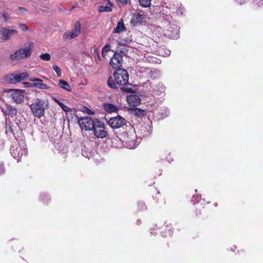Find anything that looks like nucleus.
Instances as JSON below:
<instances>
[{
    "label": "nucleus",
    "mask_w": 263,
    "mask_h": 263,
    "mask_svg": "<svg viewBox=\"0 0 263 263\" xmlns=\"http://www.w3.org/2000/svg\"><path fill=\"white\" fill-rule=\"evenodd\" d=\"M114 80L111 77L108 78V85L111 88H116V84L120 85H126L128 82L129 76L127 71L123 69H117L114 72Z\"/></svg>",
    "instance_id": "1"
},
{
    "label": "nucleus",
    "mask_w": 263,
    "mask_h": 263,
    "mask_svg": "<svg viewBox=\"0 0 263 263\" xmlns=\"http://www.w3.org/2000/svg\"><path fill=\"white\" fill-rule=\"evenodd\" d=\"M47 105L48 103L46 100L37 98L30 105V108L34 116L40 118L44 115Z\"/></svg>",
    "instance_id": "2"
},
{
    "label": "nucleus",
    "mask_w": 263,
    "mask_h": 263,
    "mask_svg": "<svg viewBox=\"0 0 263 263\" xmlns=\"http://www.w3.org/2000/svg\"><path fill=\"white\" fill-rule=\"evenodd\" d=\"M32 49V43H30L29 45L16 50L14 53L10 55V59L13 62L17 63L29 57L31 54Z\"/></svg>",
    "instance_id": "3"
},
{
    "label": "nucleus",
    "mask_w": 263,
    "mask_h": 263,
    "mask_svg": "<svg viewBox=\"0 0 263 263\" xmlns=\"http://www.w3.org/2000/svg\"><path fill=\"white\" fill-rule=\"evenodd\" d=\"M10 153L12 156L18 160L23 155L27 154L26 145L24 142H14L10 147Z\"/></svg>",
    "instance_id": "4"
},
{
    "label": "nucleus",
    "mask_w": 263,
    "mask_h": 263,
    "mask_svg": "<svg viewBox=\"0 0 263 263\" xmlns=\"http://www.w3.org/2000/svg\"><path fill=\"white\" fill-rule=\"evenodd\" d=\"M92 130L94 135L98 138H104L107 136L108 133L105 129V125L101 122L96 121Z\"/></svg>",
    "instance_id": "5"
},
{
    "label": "nucleus",
    "mask_w": 263,
    "mask_h": 263,
    "mask_svg": "<svg viewBox=\"0 0 263 263\" xmlns=\"http://www.w3.org/2000/svg\"><path fill=\"white\" fill-rule=\"evenodd\" d=\"M78 121L81 128L85 130H91L96 123V121L87 117H80Z\"/></svg>",
    "instance_id": "6"
},
{
    "label": "nucleus",
    "mask_w": 263,
    "mask_h": 263,
    "mask_svg": "<svg viewBox=\"0 0 263 263\" xmlns=\"http://www.w3.org/2000/svg\"><path fill=\"white\" fill-rule=\"evenodd\" d=\"M81 25L79 21L75 23L74 28L71 31H67L63 34L64 40H70L77 37L81 32Z\"/></svg>",
    "instance_id": "7"
},
{
    "label": "nucleus",
    "mask_w": 263,
    "mask_h": 263,
    "mask_svg": "<svg viewBox=\"0 0 263 263\" xmlns=\"http://www.w3.org/2000/svg\"><path fill=\"white\" fill-rule=\"evenodd\" d=\"M180 28L178 26L170 24L165 31V35L171 39H177L179 37Z\"/></svg>",
    "instance_id": "8"
},
{
    "label": "nucleus",
    "mask_w": 263,
    "mask_h": 263,
    "mask_svg": "<svg viewBox=\"0 0 263 263\" xmlns=\"http://www.w3.org/2000/svg\"><path fill=\"white\" fill-rule=\"evenodd\" d=\"M109 125L114 129L119 128L126 124V120L120 116L111 118L108 121Z\"/></svg>",
    "instance_id": "9"
},
{
    "label": "nucleus",
    "mask_w": 263,
    "mask_h": 263,
    "mask_svg": "<svg viewBox=\"0 0 263 263\" xmlns=\"http://www.w3.org/2000/svg\"><path fill=\"white\" fill-rule=\"evenodd\" d=\"M123 61V57L121 53L115 52L110 60V64L113 68L121 69L120 67L122 65Z\"/></svg>",
    "instance_id": "10"
},
{
    "label": "nucleus",
    "mask_w": 263,
    "mask_h": 263,
    "mask_svg": "<svg viewBox=\"0 0 263 263\" xmlns=\"http://www.w3.org/2000/svg\"><path fill=\"white\" fill-rule=\"evenodd\" d=\"M0 108L1 111L5 115H9L11 117H13L16 115V109L8 103L2 102L0 105Z\"/></svg>",
    "instance_id": "11"
},
{
    "label": "nucleus",
    "mask_w": 263,
    "mask_h": 263,
    "mask_svg": "<svg viewBox=\"0 0 263 263\" xmlns=\"http://www.w3.org/2000/svg\"><path fill=\"white\" fill-rule=\"evenodd\" d=\"M129 132L130 133L129 135H127V139L125 140L127 143V147L130 149L135 148L138 144L135 142L136 137L135 130L132 127L130 126Z\"/></svg>",
    "instance_id": "12"
},
{
    "label": "nucleus",
    "mask_w": 263,
    "mask_h": 263,
    "mask_svg": "<svg viewBox=\"0 0 263 263\" xmlns=\"http://www.w3.org/2000/svg\"><path fill=\"white\" fill-rule=\"evenodd\" d=\"M17 33V31L16 30L3 28L0 30V39L7 41L10 38L12 34Z\"/></svg>",
    "instance_id": "13"
},
{
    "label": "nucleus",
    "mask_w": 263,
    "mask_h": 263,
    "mask_svg": "<svg viewBox=\"0 0 263 263\" xmlns=\"http://www.w3.org/2000/svg\"><path fill=\"white\" fill-rule=\"evenodd\" d=\"M30 80L33 82V87L43 89H46L49 88L46 84L43 83L42 79L34 78L30 79Z\"/></svg>",
    "instance_id": "14"
},
{
    "label": "nucleus",
    "mask_w": 263,
    "mask_h": 263,
    "mask_svg": "<svg viewBox=\"0 0 263 263\" xmlns=\"http://www.w3.org/2000/svg\"><path fill=\"white\" fill-rule=\"evenodd\" d=\"M141 100L139 96L132 95L127 97V102L131 106H138L140 103Z\"/></svg>",
    "instance_id": "15"
},
{
    "label": "nucleus",
    "mask_w": 263,
    "mask_h": 263,
    "mask_svg": "<svg viewBox=\"0 0 263 263\" xmlns=\"http://www.w3.org/2000/svg\"><path fill=\"white\" fill-rule=\"evenodd\" d=\"M145 15L144 14L137 13L133 15L131 22L134 24H141L145 21Z\"/></svg>",
    "instance_id": "16"
},
{
    "label": "nucleus",
    "mask_w": 263,
    "mask_h": 263,
    "mask_svg": "<svg viewBox=\"0 0 263 263\" xmlns=\"http://www.w3.org/2000/svg\"><path fill=\"white\" fill-rule=\"evenodd\" d=\"M12 97L14 102L21 103L24 100V96L21 91L16 90L12 94Z\"/></svg>",
    "instance_id": "17"
},
{
    "label": "nucleus",
    "mask_w": 263,
    "mask_h": 263,
    "mask_svg": "<svg viewBox=\"0 0 263 263\" xmlns=\"http://www.w3.org/2000/svg\"><path fill=\"white\" fill-rule=\"evenodd\" d=\"M5 80L11 84L18 83L17 74H9L5 76Z\"/></svg>",
    "instance_id": "18"
},
{
    "label": "nucleus",
    "mask_w": 263,
    "mask_h": 263,
    "mask_svg": "<svg viewBox=\"0 0 263 263\" xmlns=\"http://www.w3.org/2000/svg\"><path fill=\"white\" fill-rule=\"evenodd\" d=\"M103 106L104 110L108 112H116L118 109L117 106L110 103H104Z\"/></svg>",
    "instance_id": "19"
},
{
    "label": "nucleus",
    "mask_w": 263,
    "mask_h": 263,
    "mask_svg": "<svg viewBox=\"0 0 263 263\" xmlns=\"http://www.w3.org/2000/svg\"><path fill=\"white\" fill-rule=\"evenodd\" d=\"M112 6V4L108 2L107 3V5L105 6H100L98 7V10L100 12H110L111 11V7Z\"/></svg>",
    "instance_id": "20"
},
{
    "label": "nucleus",
    "mask_w": 263,
    "mask_h": 263,
    "mask_svg": "<svg viewBox=\"0 0 263 263\" xmlns=\"http://www.w3.org/2000/svg\"><path fill=\"white\" fill-rule=\"evenodd\" d=\"M124 30H125V27L124 26L123 21L121 20L118 23L117 26L115 29L114 32L119 33Z\"/></svg>",
    "instance_id": "21"
},
{
    "label": "nucleus",
    "mask_w": 263,
    "mask_h": 263,
    "mask_svg": "<svg viewBox=\"0 0 263 263\" xmlns=\"http://www.w3.org/2000/svg\"><path fill=\"white\" fill-rule=\"evenodd\" d=\"M59 85L61 88L65 89L68 91H70L71 90V88L68 82L63 80H59Z\"/></svg>",
    "instance_id": "22"
},
{
    "label": "nucleus",
    "mask_w": 263,
    "mask_h": 263,
    "mask_svg": "<svg viewBox=\"0 0 263 263\" xmlns=\"http://www.w3.org/2000/svg\"><path fill=\"white\" fill-rule=\"evenodd\" d=\"M165 90V87L162 83H159L157 86V89L153 90V92L155 95H160V94L164 91Z\"/></svg>",
    "instance_id": "23"
},
{
    "label": "nucleus",
    "mask_w": 263,
    "mask_h": 263,
    "mask_svg": "<svg viewBox=\"0 0 263 263\" xmlns=\"http://www.w3.org/2000/svg\"><path fill=\"white\" fill-rule=\"evenodd\" d=\"M152 0H139L140 5L144 8L150 7Z\"/></svg>",
    "instance_id": "24"
},
{
    "label": "nucleus",
    "mask_w": 263,
    "mask_h": 263,
    "mask_svg": "<svg viewBox=\"0 0 263 263\" xmlns=\"http://www.w3.org/2000/svg\"><path fill=\"white\" fill-rule=\"evenodd\" d=\"M17 79L18 80V82L21 81L25 79L26 78L29 77V74L27 72H22L18 74H17Z\"/></svg>",
    "instance_id": "25"
},
{
    "label": "nucleus",
    "mask_w": 263,
    "mask_h": 263,
    "mask_svg": "<svg viewBox=\"0 0 263 263\" xmlns=\"http://www.w3.org/2000/svg\"><path fill=\"white\" fill-rule=\"evenodd\" d=\"M111 46L109 44H106L104 46L102 49V54L103 57H105L107 52L110 50Z\"/></svg>",
    "instance_id": "26"
},
{
    "label": "nucleus",
    "mask_w": 263,
    "mask_h": 263,
    "mask_svg": "<svg viewBox=\"0 0 263 263\" xmlns=\"http://www.w3.org/2000/svg\"><path fill=\"white\" fill-rule=\"evenodd\" d=\"M179 4V3H177L176 5H175V4L170 5V12L172 13L173 14H175V12H176L177 9H178L179 7V6H178Z\"/></svg>",
    "instance_id": "27"
},
{
    "label": "nucleus",
    "mask_w": 263,
    "mask_h": 263,
    "mask_svg": "<svg viewBox=\"0 0 263 263\" xmlns=\"http://www.w3.org/2000/svg\"><path fill=\"white\" fill-rule=\"evenodd\" d=\"M40 58L42 60L48 61L50 60L51 57L49 53H46L40 55Z\"/></svg>",
    "instance_id": "28"
},
{
    "label": "nucleus",
    "mask_w": 263,
    "mask_h": 263,
    "mask_svg": "<svg viewBox=\"0 0 263 263\" xmlns=\"http://www.w3.org/2000/svg\"><path fill=\"white\" fill-rule=\"evenodd\" d=\"M178 8L176 10V12H175V14L176 15H182L184 11V9L182 7V6L181 4L178 5Z\"/></svg>",
    "instance_id": "29"
},
{
    "label": "nucleus",
    "mask_w": 263,
    "mask_h": 263,
    "mask_svg": "<svg viewBox=\"0 0 263 263\" xmlns=\"http://www.w3.org/2000/svg\"><path fill=\"white\" fill-rule=\"evenodd\" d=\"M59 106L64 111L68 112L71 111V108L67 106L65 104H64L63 103L61 102V103H59Z\"/></svg>",
    "instance_id": "30"
},
{
    "label": "nucleus",
    "mask_w": 263,
    "mask_h": 263,
    "mask_svg": "<svg viewBox=\"0 0 263 263\" xmlns=\"http://www.w3.org/2000/svg\"><path fill=\"white\" fill-rule=\"evenodd\" d=\"M135 114L137 116H143L145 115V111L142 109H140L138 108H136L135 110Z\"/></svg>",
    "instance_id": "31"
},
{
    "label": "nucleus",
    "mask_w": 263,
    "mask_h": 263,
    "mask_svg": "<svg viewBox=\"0 0 263 263\" xmlns=\"http://www.w3.org/2000/svg\"><path fill=\"white\" fill-rule=\"evenodd\" d=\"M53 69L57 73L58 77H61L62 74V71L59 67L57 65L53 66Z\"/></svg>",
    "instance_id": "32"
},
{
    "label": "nucleus",
    "mask_w": 263,
    "mask_h": 263,
    "mask_svg": "<svg viewBox=\"0 0 263 263\" xmlns=\"http://www.w3.org/2000/svg\"><path fill=\"white\" fill-rule=\"evenodd\" d=\"M2 16L5 21H8L10 19L9 15L7 12H3L2 13Z\"/></svg>",
    "instance_id": "33"
},
{
    "label": "nucleus",
    "mask_w": 263,
    "mask_h": 263,
    "mask_svg": "<svg viewBox=\"0 0 263 263\" xmlns=\"http://www.w3.org/2000/svg\"><path fill=\"white\" fill-rule=\"evenodd\" d=\"M20 28L23 31H27L28 30V27L25 24H21L19 25Z\"/></svg>",
    "instance_id": "34"
},
{
    "label": "nucleus",
    "mask_w": 263,
    "mask_h": 263,
    "mask_svg": "<svg viewBox=\"0 0 263 263\" xmlns=\"http://www.w3.org/2000/svg\"><path fill=\"white\" fill-rule=\"evenodd\" d=\"M160 52H160V54H162V55H163V56H168V55H170V54H171V51H170V50H169L168 49H165V50H164V52L165 53H164V54H163V51H161Z\"/></svg>",
    "instance_id": "35"
},
{
    "label": "nucleus",
    "mask_w": 263,
    "mask_h": 263,
    "mask_svg": "<svg viewBox=\"0 0 263 263\" xmlns=\"http://www.w3.org/2000/svg\"><path fill=\"white\" fill-rule=\"evenodd\" d=\"M5 171L4 164L2 162H0V175L3 174Z\"/></svg>",
    "instance_id": "36"
},
{
    "label": "nucleus",
    "mask_w": 263,
    "mask_h": 263,
    "mask_svg": "<svg viewBox=\"0 0 263 263\" xmlns=\"http://www.w3.org/2000/svg\"><path fill=\"white\" fill-rule=\"evenodd\" d=\"M24 84L25 85V87H33V82L32 83L24 82Z\"/></svg>",
    "instance_id": "37"
},
{
    "label": "nucleus",
    "mask_w": 263,
    "mask_h": 263,
    "mask_svg": "<svg viewBox=\"0 0 263 263\" xmlns=\"http://www.w3.org/2000/svg\"><path fill=\"white\" fill-rule=\"evenodd\" d=\"M118 3H120L122 5H126L127 4V0H116Z\"/></svg>",
    "instance_id": "38"
},
{
    "label": "nucleus",
    "mask_w": 263,
    "mask_h": 263,
    "mask_svg": "<svg viewBox=\"0 0 263 263\" xmlns=\"http://www.w3.org/2000/svg\"><path fill=\"white\" fill-rule=\"evenodd\" d=\"M127 42L126 41H122V42L119 43L118 44V45L119 46H127Z\"/></svg>",
    "instance_id": "39"
},
{
    "label": "nucleus",
    "mask_w": 263,
    "mask_h": 263,
    "mask_svg": "<svg viewBox=\"0 0 263 263\" xmlns=\"http://www.w3.org/2000/svg\"><path fill=\"white\" fill-rule=\"evenodd\" d=\"M192 201L195 203L196 202H198L199 201L197 199L196 196L194 195L192 197Z\"/></svg>",
    "instance_id": "40"
},
{
    "label": "nucleus",
    "mask_w": 263,
    "mask_h": 263,
    "mask_svg": "<svg viewBox=\"0 0 263 263\" xmlns=\"http://www.w3.org/2000/svg\"><path fill=\"white\" fill-rule=\"evenodd\" d=\"M246 0H236V2L240 4H242L243 3H245Z\"/></svg>",
    "instance_id": "41"
},
{
    "label": "nucleus",
    "mask_w": 263,
    "mask_h": 263,
    "mask_svg": "<svg viewBox=\"0 0 263 263\" xmlns=\"http://www.w3.org/2000/svg\"><path fill=\"white\" fill-rule=\"evenodd\" d=\"M53 100L55 102H56L59 105V103H61V102L58 99H56V98H54Z\"/></svg>",
    "instance_id": "42"
},
{
    "label": "nucleus",
    "mask_w": 263,
    "mask_h": 263,
    "mask_svg": "<svg viewBox=\"0 0 263 263\" xmlns=\"http://www.w3.org/2000/svg\"><path fill=\"white\" fill-rule=\"evenodd\" d=\"M18 9L22 11H26V9L24 7H18Z\"/></svg>",
    "instance_id": "43"
},
{
    "label": "nucleus",
    "mask_w": 263,
    "mask_h": 263,
    "mask_svg": "<svg viewBox=\"0 0 263 263\" xmlns=\"http://www.w3.org/2000/svg\"><path fill=\"white\" fill-rule=\"evenodd\" d=\"M141 210H144L145 209V205L143 202L140 203Z\"/></svg>",
    "instance_id": "44"
},
{
    "label": "nucleus",
    "mask_w": 263,
    "mask_h": 263,
    "mask_svg": "<svg viewBox=\"0 0 263 263\" xmlns=\"http://www.w3.org/2000/svg\"><path fill=\"white\" fill-rule=\"evenodd\" d=\"M145 72H147L148 73L149 72H151L152 70L151 69H148V68H146V69H145Z\"/></svg>",
    "instance_id": "45"
},
{
    "label": "nucleus",
    "mask_w": 263,
    "mask_h": 263,
    "mask_svg": "<svg viewBox=\"0 0 263 263\" xmlns=\"http://www.w3.org/2000/svg\"><path fill=\"white\" fill-rule=\"evenodd\" d=\"M88 113L89 114L92 115V114H93L94 112H93L92 111H91V110H90L88 109Z\"/></svg>",
    "instance_id": "46"
},
{
    "label": "nucleus",
    "mask_w": 263,
    "mask_h": 263,
    "mask_svg": "<svg viewBox=\"0 0 263 263\" xmlns=\"http://www.w3.org/2000/svg\"><path fill=\"white\" fill-rule=\"evenodd\" d=\"M171 233L170 232H169L168 236L171 235ZM165 237L167 236V234H166V235H165Z\"/></svg>",
    "instance_id": "47"
},
{
    "label": "nucleus",
    "mask_w": 263,
    "mask_h": 263,
    "mask_svg": "<svg viewBox=\"0 0 263 263\" xmlns=\"http://www.w3.org/2000/svg\"><path fill=\"white\" fill-rule=\"evenodd\" d=\"M43 195H41V198H42V200H44V198L43 197Z\"/></svg>",
    "instance_id": "48"
},
{
    "label": "nucleus",
    "mask_w": 263,
    "mask_h": 263,
    "mask_svg": "<svg viewBox=\"0 0 263 263\" xmlns=\"http://www.w3.org/2000/svg\"><path fill=\"white\" fill-rule=\"evenodd\" d=\"M107 2H109V0H106Z\"/></svg>",
    "instance_id": "49"
},
{
    "label": "nucleus",
    "mask_w": 263,
    "mask_h": 263,
    "mask_svg": "<svg viewBox=\"0 0 263 263\" xmlns=\"http://www.w3.org/2000/svg\"><path fill=\"white\" fill-rule=\"evenodd\" d=\"M44 196H45V197H46V198L47 197H46V196H47V195H44Z\"/></svg>",
    "instance_id": "50"
}]
</instances>
